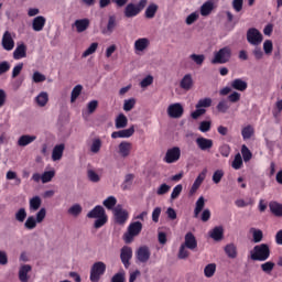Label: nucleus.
I'll use <instances>...</instances> for the list:
<instances>
[{
  "instance_id": "1",
  "label": "nucleus",
  "mask_w": 282,
  "mask_h": 282,
  "mask_svg": "<svg viewBox=\"0 0 282 282\" xmlns=\"http://www.w3.org/2000/svg\"><path fill=\"white\" fill-rule=\"evenodd\" d=\"M251 261H268L270 259V245L260 243L249 251Z\"/></svg>"
},
{
  "instance_id": "2",
  "label": "nucleus",
  "mask_w": 282,
  "mask_h": 282,
  "mask_svg": "<svg viewBox=\"0 0 282 282\" xmlns=\"http://www.w3.org/2000/svg\"><path fill=\"white\" fill-rule=\"evenodd\" d=\"M88 219H96L94 223V228H102L107 224V214L102 206H96L93 210L87 214Z\"/></svg>"
},
{
  "instance_id": "3",
  "label": "nucleus",
  "mask_w": 282,
  "mask_h": 282,
  "mask_svg": "<svg viewBox=\"0 0 282 282\" xmlns=\"http://www.w3.org/2000/svg\"><path fill=\"white\" fill-rule=\"evenodd\" d=\"M45 217H47V209L45 207L40 208V210L35 214V216H29L24 221V228L26 230H34L37 224H43L45 221Z\"/></svg>"
},
{
  "instance_id": "4",
  "label": "nucleus",
  "mask_w": 282,
  "mask_h": 282,
  "mask_svg": "<svg viewBox=\"0 0 282 282\" xmlns=\"http://www.w3.org/2000/svg\"><path fill=\"white\" fill-rule=\"evenodd\" d=\"M230 56H232V51L230 50V47L225 46L218 52L214 53V58L212 59V63L213 65H224L230 61Z\"/></svg>"
},
{
  "instance_id": "5",
  "label": "nucleus",
  "mask_w": 282,
  "mask_h": 282,
  "mask_svg": "<svg viewBox=\"0 0 282 282\" xmlns=\"http://www.w3.org/2000/svg\"><path fill=\"white\" fill-rule=\"evenodd\" d=\"M142 232V223L134 221L129 225L127 232L123 235V241L126 243H131L134 237H138Z\"/></svg>"
},
{
  "instance_id": "6",
  "label": "nucleus",
  "mask_w": 282,
  "mask_h": 282,
  "mask_svg": "<svg viewBox=\"0 0 282 282\" xmlns=\"http://www.w3.org/2000/svg\"><path fill=\"white\" fill-rule=\"evenodd\" d=\"M106 270H107V264H105V262L102 261L95 262L90 269V281L91 282L100 281V278L102 276V274H105Z\"/></svg>"
},
{
  "instance_id": "7",
  "label": "nucleus",
  "mask_w": 282,
  "mask_h": 282,
  "mask_svg": "<svg viewBox=\"0 0 282 282\" xmlns=\"http://www.w3.org/2000/svg\"><path fill=\"white\" fill-rule=\"evenodd\" d=\"M112 213H113L116 224H118L119 226H124V224L129 219V212L122 208V205H117L112 209Z\"/></svg>"
},
{
  "instance_id": "8",
  "label": "nucleus",
  "mask_w": 282,
  "mask_h": 282,
  "mask_svg": "<svg viewBox=\"0 0 282 282\" xmlns=\"http://www.w3.org/2000/svg\"><path fill=\"white\" fill-rule=\"evenodd\" d=\"M133 149V143L129 141H121L116 149L117 155L121 158V160H127L131 155V151Z\"/></svg>"
},
{
  "instance_id": "9",
  "label": "nucleus",
  "mask_w": 282,
  "mask_h": 282,
  "mask_svg": "<svg viewBox=\"0 0 282 282\" xmlns=\"http://www.w3.org/2000/svg\"><path fill=\"white\" fill-rule=\"evenodd\" d=\"M247 41L250 45H261L263 43V34L256 28H251L247 31Z\"/></svg>"
},
{
  "instance_id": "10",
  "label": "nucleus",
  "mask_w": 282,
  "mask_h": 282,
  "mask_svg": "<svg viewBox=\"0 0 282 282\" xmlns=\"http://www.w3.org/2000/svg\"><path fill=\"white\" fill-rule=\"evenodd\" d=\"M166 113L169 118H173L174 120H180V118L184 116V106H182V104L180 102L172 104L167 107Z\"/></svg>"
},
{
  "instance_id": "11",
  "label": "nucleus",
  "mask_w": 282,
  "mask_h": 282,
  "mask_svg": "<svg viewBox=\"0 0 282 282\" xmlns=\"http://www.w3.org/2000/svg\"><path fill=\"white\" fill-rule=\"evenodd\" d=\"M135 259L138 263H149L151 259V249L148 246H141L135 250Z\"/></svg>"
},
{
  "instance_id": "12",
  "label": "nucleus",
  "mask_w": 282,
  "mask_h": 282,
  "mask_svg": "<svg viewBox=\"0 0 282 282\" xmlns=\"http://www.w3.org/2000/svg\"><path fill=\"white\" fill-rule=\"evenodd\" d=\"M180 158H182V150L178 147H174L166 151L164 162H166V164H174Z\"/></svg>"
},
{
  "instance_id": "13",
  "label": "nucleus",
  "mask_w": 282,
  "mask_h": 282,
  "mask_svg": "<svg viewBox=\"0 0 282 282\" xmlns=\"http://www.w3.org/2000/svg\"><path fill=\"white\" fill-rule=\"evenodd\" d=\"M151 41L148 37H140L134 41V54H144L149 50Z\"/></svg>"
},
{
  "instance_id": "14",
  "label": "nucleus",
  "mask_w": 282,
  "mask_h": 282,
  "mask_svg": "<svg viewBox=\"0 0 282 282\" xmlns=\"http://www.w3.org/2000/svg\"><path fill=\"white\" fill-rule=\"evenodd\" d=\"M133 258V249L131 247L124 246L121 248L120 259L123 263L124 268H129L131 265V259Z\"/></svg>"
},
{
  "instance_id": "15",
  "label": "nucleus",
  "mask_w": 282,
  "mask_h": 282,
  "mask_svg": "<svg viewBox=\"0 0 282 282\" xmlns=\"http://www.w3.org/2000/svg\"><path fill=\"white\" fill-rule=\"evenodd\" d=\"M1 44L3 50H6L7 52H12V50H14V37H12L11 32H4Z\"/></svg>"
},
{
  "instance_id": "16",
  "label": "nucleus",
  "mask_w": 282,
  "mask_h": 282,
  "mask_svg": "<svg viewBox=\"0 0 282 282\" xmlns=\"http://www.w3.org/2000/svg\"><path fill=\"white\" fill-rule=\"evenodd\" d=\"M116 28H118L116 15H109L107 26L101 30V34H105V36H111Z\"/></svg>"
},
{
  "instance_id": "17",
  "label": "nucleus",
  "mask_w": 282,
  "mask_h": 282,
  "mask_svg": "<svg viewBox=\"0 0 282 282\" xmlns=\"http://www.w3.org/2000/svg\"><path fill=\"white\" fill-rule=\"evenodd\" d=\"M207 174H208V169H204L202 173L196 177L194 184L192 185L189 195H195V193H197V189L202 186V184L204 183V180H206Z\"/></svg>"
},
{
  "instance_id": "18",
  "label": "nucleus",
  "mask_w": 282,
  "mask_h": 282,
  "mask_svg": "<svg viewBox=\"0 0 282 282\" xmlns=\"http://www.w3.org/2000/svg\"><path fill=\"white\" fill-rule=\"evenodd\" d=\"M30 272H32V267L30 264H21L18 271L19 281L29 282Z\"/></svg>"
},
{
  "instance_id": "19",
  "label": "nucleus",
  "mask_w": 282,
  "mask_h": 282,
  "mask_svg": "<svg viewBox=\"0 0 282 282\" xmlns=\"http://www.w3.org/2000/svg\"><path fill=\"white\" fill-rule=\"evenodd\" d=\"M188 250H197V238L193 232H187L184 237V242L182 243Z\"/></svg>"
},
{
  "instance_id": "20",
  "label": "nucleus",
  "mask_w": 282,
  "mask_h": 282,
  "mask_svg": "<svg viewBox=\"0 0 282 282\" xmlns=\"http://www.w3.org/2000/svg\"><path fill=\"white\" fill-rule=\"evenodd\" d=\"M196 144L200 151H210L213 149V139H206L204 137H198L196 139Z\"/></svg>"
},
{
  "instance_id": "21",
  "label": "nucleus",
  "mask_w": 282,
  "mask_h": 282,
  "mask_svg": "<svg viewBox=\"0 0 282 282\" xmlns=\"http://www.w3.org/2000/svg\"><path fill=\"white\" fill-rule=\"evenodd\" d=\"M72 28L76 29V32L78 34H82V32H85L88 30L89 28V19L85 18V19H79L76 20L73 24Z\"/></svg>"
},
{
  "instance_id": "22",
  "label": "nucleus",
  "mask_w": 282,
  "mask_h": 282,
  "mask_svg": "<svg viewBox=\"0 0 282 282\" xmlns=\"http://www.w3.org/2000/svg\"><path fill=\"white\" fill-rule=\"evenodd\" d=\"M135 133V127L131 126L128 129L115 131L111 133V138L116 140L117 138H131Z\"/></svg>"
},
{
  "instance_id": "23",
  "label": "nucleus",
  "mask_w": 282,
  "mask_h": 282,
  "mask_svg": "<svg viewBox=\"0 0 282 282\" xmlns=\"http://www.w3.org/2000/svg\"><path fill=\"white\" fill-rule=\"evenodd\" d=\"M46 19L43 15H39L32 21V30L34 32H43V28H45Z\"/></svg>"
},
{
  "instance_id": "24",
  "label": "nucleus",
  "mask_w": 282,
  "mask_h": 282,
  "mask_svg": "<svg viewBox=\"0 0 282 282\" xmlns=\"http://www.w3.org/2000/svg\"><path fill=\"white\" fill-rule=\"evenodd\" d=\"M43 199L41 196H33L29 199V210L30 213H36L41 208Z\"/></svg>"
},
{
  "instance_id": "25",
  "label": "nucleus",
  "mask_w": 282,
  "mask_h": 282,
  "mask_svg": "<svg viewBox=\"0 0 282 282\" xmlns=\"http://www.w3.org/2000/svg\"><path fill=\"white\" fill-rule=\"evenodd\" d=\"M65 151V144H57L53 148V152H52V160L53 162H58L61 160H63V153Z\"/></svg>"
},
{
  "instance_id": "26",
  "label": "nucleus",
  "mask_w": 282,
  "mask_h": 282,
  "mask_svg": "<svg viewBox=\"0 0 282 282\" xmlns=\"http://www.w3.org/2000/svg\"><path fill=\"white\" fill-rule=\"evenodd\" d=\"M28 56V46L25 44H18L17 48L13 52V58L20 61V58H25Z\"/></svg>"
},
{
  "instance_id": "27",
  "label": "nucleus",
  "mask_w": 282,
  "mask_h": 282,
  "mask_svg": "<svg viewBox=\"0 0 282 282\" xmlns=\"http://www.w3.org/2000/svg\"><path fill=\"white\" fill-rule=\"evenodd\" d=\"M231 88L236 89V91H246L248 89V82L241 79V78H236L231 83Z\"/></svg>"
},
{
  "instance_id": "28",
  "label": "nucleus",
  "mask_w": 282,
  "mask_h": 282,
  "mask_svg": "<svg viewBox=\"0 0 282 282\" xmlns=\"http://www.w3.org/2000/svg\"><path fill=\"white\" fill-rule=\"evenodd\" d=\"M180 87L185 91H191V89H193V76L191 74L185 75L181 79Z\"/></svg>"
},
{
  "instance_id": "29",
  "label": "nucleus",
  "mask_w": 282,
  "mask_h": 282,
  "mask_svg": "<svg viewBox=\"0 0 282 282\" xmlns=\"http://www.w3.org/2000/svg\"><path fill=\"white\" fill-rule=\"evenodd\" d=\"M242 140H252L254 138V126L247 124L241 128Z\"/></svg>"
},
{
  "instance_id": "30",
  "label": "nucleus",
  "mask_w": 282,
  "mask_h": 282,
  "mask_svg": "<svg viewBox=\"0 0 282 282\" xmlns=\"http://www.w3.org/2000/svg\"><path fill=\"white\" fill-rule=\"evenodd\" d=\"M36 140V135L34 134H23L18 139V147H28L32 144Z\"/></svg>"
},
{
  "instance_id": "31",
  "label": "nucleus",
  "mask_w": 282,
  "mask_h": 282,
  "mask_svg": "<svg viewBox=\"0 0 282 282\" xmlns=\"http://www.w3.org/2000/svg\"><path fill=\"white\" fill-rule=\"evenodd\" d=\"M140 14V9H138V6L133 3H129L124 9V15L127 19H131L133 17H138Z\"/></svg>"
},
{
  "instance_id": "32",
  "label": "nucleus",
  "mask_w": 282,
  "mask_h": 282,
  "mask_svg": "<svg viewBox=\"0 0 282 282\" xmlns=\"http://www.w3.org/2000/svg\"><path fill=\"white\" fill-rule=\"evenodd\" d=\"M129 124V119L124 113H119L115 119L116 129H124Z\"/></svg>"
},
{
  "instance_id": "33",
  "label": "nucleus",
  "mask_w": 282,
  "mask_h": 282,
  "mask_svg": "<svg viewBox=\"0 0 282 282\" xmlns=\"http://www.w3.org/2000/svg\"><path fill=\"white\" fill-rule=\"evenodd\" d=\"M205 206H206V198H204V196H200L195 203V208H194L195 219L199 217V213L204 210Z\"/></svg>"
},
{
  "instance_id": "34",
  "label": "nucleus",
  "mask_w": 282,
  "mask_h": 282,
  "mask_svg": "<svg viewBox=\"0 0 282 282\" xmlns=\"http://www.w3.org/2000/svg\"><path fill=\"white\" fill-rule=\"evenodd\" d=\"M35 102L37 107H45L47 102H50V95L47 91H41L36 97H35Z\"/></svg>"
},
{
  "instance_id": "35",
  "label": "nucleus",
  "mask_w": 282,
  "mask_h": 282,
  "mask_svg": "<svg viewBox=\"0 0 282 282\" xmlns=\"http://www.w3.org/2000/svg\"><path fill=\"white\" fill-rule=\"evenodd\" d=\"M249 232L252 235L253 243H261L263 241V231L254 227L249 229Z\"/></svg>"
},
{
  "instance_id": "36",
  "label": "nucleus",
  "mask_w": 282,
  "mask_h": 282,
  "mask_svg": "<svg viewBox=\"0 0 282 282\" xmlns=\"http://www.w3.org/2000/svg\"><path fill=\"white\" fill-rule=\"evenodd\" d=\"M100 149H102V140L100 138H94L89 148L90 153L96 155L100 153Z\"/></svg>"
},
{
  "instance_id": "37",
  "label": "nucleus",
  "mask_w": 282,
  "mask_h": 282,
  "mask_svg": "<svg viewBox=\"0 0 282 282\" xmlns=\"http://www.w3.org/2000/svg\"><path fill=\"white\" fill-rule=\"evenodd\" d=\"M225 254H227V257L229 259H237V245L235 243H228L225 247Z\"/></svg>"
},
{
  "instance_id": "38",
  "label": "nucleus",
  "mask_w": 282,
  "mask_h": 282,
  "mask_svg": "<svg viewBox=\"0 0 282 282\" xmlns=\"http://www.w3.org/2000/svg\"><path fill=\"white\" fill-rule=\"evenodd\" d=\"M215 8V3L213 1H207L200 7V14L202 17H208L210 12H213Z\"/></svg>"
},
{
  "instance_id": "39",
  "label": "nucleus",
  "mask_w": 282,
  "mask_h": 282,
  "mask_svg": "<svg viewBox=\"0 0 282 282\" xmlns=\"http://www.w3.org/2000/svg\"><path fill=\"white\" fill-rule=\"evenodd\" d=\"M210 237L214 241H221L224 239V228L223 227H215L210 231Z\"/></svg>"
},
{
  "instance_id": "40",
  "label": "nucleus",
  "mask_w": 282,
  "mask_h": 282,
  "mask_svg": "<svg viewBox=\"0 0 282 282\" xmlns=\"http://www.w3.org/2000/svg\"><path fill=\"white\" fill-rule=\"evenodd\" d=\"M269 208L275 217H282V204L276 203V202H271L269 204Z\"/></svg>"
},
{
  "instance_id": "41",
  "label": "nucleus",
  "mask_w": 282,
  "mask_h": 282,
  "mask_svg": "<svg viewBox=\"0 0 282 282\" xmlns=\"http://www.w3.org/2000/svg\"><path fill=\"white\" fill-rule=\"evenodd\" d=\"M215 272H217V264L215 263H209L204 269V275L206 279H213V276H215Z\"/></svg>"
},
{
  "instance_id": "42",
  "label": "nucleus",
  "mask_w": 282,
  "mask_h": 282,
  "mask_svg": "<svg viewBox=\"0 0 282 282\" xmlns=\"http://www.w3.org/2000/svg\"><path fill=\"white\" fill-rule=\"evenodd\" d=\"M275 265L276 264L274 262L267 261V262L260 264V270H262V272L264 274H272V272L274 271Z\"/></svg>"
},
{
  "instance_id": "43",
  "label": "nucleus",
  "mask_w": 282,
  "mask_h": 282,
  "mask_svg": "<svg viewBox=\"0 0 282 282\" xmlns=\"http://www.w3.org/2000/svg\"><path fill=\"white\" fill-rule=\"evenodd\" d=\"M189 59H192L195 65H198V67H202L204 65V61H206V55L204 54H191Z\"/></svg>"
},
{
  "instance_id": "44",
  "label": "nucleus",
  "mask_w": 282,
  "mask_h": 282,
  "mask_svg": "<svg viewBox=\"0 0 282 282\" xmlns=\"http://www.w3.org/2000/svg\"><path fill=\"white\" fill-rule=\"evenodd\" d=\"M6 177L9 181H14L13 186H21V177H19V174H17V172L8 171Z\"/></svg>"
},
{
  "instance_id": "45",
  "label": "nucleus",
  "mask_w": 282,
  "mask_h": 282,
  "mask_svg": "<svg viewBox=\"0 0 282 282\" xmlns=\"http://www.w3.org/2000/svg\"><path fill=\"white\" fill-rule=\"evenodd\" d=\"M14 217L15 221H19V224H23V221L28 219V212L25 210V208L22 207L15 212Z\"/></svg>"
},
{
  "instance_id": "46",
  "label": "nucleus",
  "mask_w": 282,
  "mask_h": 282,
  "mask_svg": "<svg viewBox=\"0 0 282 282\" xmlns=\"http://www.w3.org/2000/svg\"><path fill=\"white\" fill-rule=\"evenodd\" d=\"M158 4L155 3H151L150 6H148V8L145 9V19H153L158 12Z\"/></svg>"
},
{
  "instance_id": "47",
  "label": "nucleus",
  "mask_w": 282,
  "mask_h": 282,
  "mask_svg": "<svg viewBox=\"0 0 282 282\" xmlns=\"http://www.w3.org/2000/svg\"><path fill=\"white\" fill-rule=\"evenodd\" d=\"M56 176V171L51 170V171H45L42 174V184H48V182H52L54 177Z\"/></svg>"
},
{
  "instance_id": "48",
  "label": "nucleus",
  "mask_w": 282,
  "mask_h": 282,
  "mask_svg": "<svg viewBox=\"0 0 282 282\" xmlns=\"http://www.w3.org/2000/svg\"><path fill=\"white\" fill-rule=\"evenodd\" d=\"M186 248L187 247L184 246V245L180 246L178 253H177V259L186 261V259H188V257H191V251H188V249H186Z\"/></svg>"
},
{
  "instance_id": "49",
  "label": "nucleus",
  "mask_w": 282,
  "mask_h": 282,
  "mask_svg": "<svg viewBox=\"0 0 282 282\" xmlns=\"http://www.w3.org/2000/svg\"><path fill=\"white\" fill-rule=\"evenodd\" d=\"M134 175L133 174H127L124 176V181L121 185L123 191H129V188H131V186L133 185V180H134Z\"/></svg>"
},
{
  "instance_id": "50",
  "label": "nucleus",
  "mask_w": 282,
  "mask_h": 282,
  "mask_svg": "<svg viewBox=\"0 0 282 282\" xmlns=\"http://www.w3.org/2000/svg\"><path fill=\"white\" fill-rule=\"evenodd\" d=\"M67 213L72 217H78V215H80V213H83V206H80V204H74L73 206H70L68 208Z\"/></svg>"
},
{
  "instance_id": "51",
  "label": "nucleus",
  "mask_w": 282,
  "mask_h": 282,
  "mask_svg": "<svg viewBox=\"0 0 282 282\" xmlns=\"http://www.w3.org/2000/svg\"><path fill=\"white\" fill-rule=\"evenodd\" d=\"M80 94H83V85H76L70 93V102H76Z\"/></svg>"
},
{
  "instance_id": "52",
  "label": "nucleus",
  "mask_w": 282,
  "mask_h": 282,
  "mask_svg": "<svg viewBox=\"0 0 282 282\" xmlns=\"http://www.w3.org/2000/svg\"><path fill=\"white\" fill-rule=\"evenodd\" d=\"M231 166H232V169H235V171H239V169H241L243 166V159L241 158L240 153H237L235 155Z\"/></svg>"
},
{
  "instance_id": "53",
  "label": "nucleus",
  "mask_w": 282,
  "mask_h": 282,
  "mask_svg": "<svg viewBox=\"0 0 282 282\" xmlns=\"http://www.w3.org/2000/svg\"><path fill=\"white\" fill-rule=\"evenodd\" d=\"M96 50H98V43L94 42L89 45V47L82 54L83 58H87V56H91V54H96Z\"/></svg>"
},
{
  "instance_id": "54",
  "label": "nucleus",
  "mask_w": 282,
  "mask_h": 282,
  "mask_svg": "<svg viewBox=\"0 0 282 282\" xmlns=\"http://www.w3.org/2000/svg\"><path fill=\"white\" fill-rule=\"evenodd\" d=\"M104 206H106V208L108 210H113V206H116V204H118V199H116V197L113 196H109L108 198H106L104 200Z\"/></svg>"
},
{
  "instance_id": "55",
  "label": "nucleus",
  "mask_w": 282,
  "mask_h": 282,
  "mask_svg": "<svg viewBox=\"0 0 282 282\" xmlns=\"http://www.w3.org/2000/svg\"><path fill=\"white\" fill-rule=\"evenodd\" d=\"M228 109H230V105L228 104V101L226 99H223L218 102L217 110L220 113H226L228 111Z\"/></svg>"
},
{
  "instance_id": "56",
  "label": "nucleus",
  "mask_w": 282,
  "mask_h": 282,
  "mask_svg": "<svg viewBox=\"0 0 282 282\" xmlns=\"http://www.w3.org/2000/svg\"><path fill=\"white\" fill-rule=\"evenodd\" d=\"M87 177L89 182H93L94 184H98V182H100V176L94 170L87 171Z\"/></svg>"
},
{
  "instance_id": "57",
  "label": "nucleus",
  "mask_w": 282,
  "mask_h": 282,
  "mask_svg": "<svg viewBox=\"0 0 282 282\" xmlns=\"http://www.w3.org/2000/svg\"><path fill=\"white\" fill-rule=\"evenodd\" d=\"M224 175H225L224 170H216L212 176L214 184H219V182L224 180Z\"/></svg>"
},
{
  "instance_id": "58",
  "label": "nucleus",
  "mask_w": 282,
  "mask_h": 282,
  "mask_svg": "<svg viewBox=\"0 0 282 282\" xmlns=\"http://www.w3.org/2000/svg\"><path fill=\"white\" fill-rule=\"evenodd\" d=\"M241 153L245 162H250V160H252V152L246 147V144L241 147Z\"/></svg>"
},
{
  "instance_id": "59",
  "label": "nucleus",
  "mask_w": 282,
  "mask_h": 282,
  "mask_svg": "<svg viewBox=\"0 0 282 282\" xmlns=\"http://www.w3.org/2000/svg\"><path fill=\"white\" fill-rule=\"evenodd\" d=\"M210 105H213V99H210V98H204V99H200V100L197 102L196 109L207 108V107H210Z\"/></svg>"
},
{
  "instance_id": "60",
  "label": "nucleus",
  "mask_w": 282,
  "mask_h": 282,
  "mask_svg": "<svg viewBox=\"0 0 282 282\" xmlns=\"http://www.w3.org/2000/svg\"><path fill=\"white\" fill-rule=\"evenodd\" d=\"M135 107V98L126 99L123 101V111H131Z\"/></svg>"
},
{
  "instance_id": "61",
  "label": "nucleus",
  "mask_w": 282,
  "mask_h": 282,
  "mask_svg": "<svg viewBox=\"0 0 282 282\" xmlns=\"http://www.w3.org/2000/svg\"><path fill=\"white\" fill-rule=\"evenodd\" d=\"M183 188H184V187L182 186V184L176 185V186L173 188V191H172L171 199H172V200L177 199V197H180V195H182Z\"/></svg>"
},
{
  "instance_id": "62",
  "label": "nucleus",
  "mask_w": 282,
  "mask_h": 282,
  "mask_svg": "<svg viewBox=\"0 0 282 282\" xmlns=\"http://www.w3.org/2000/svg\"><path fill=\"white\" fill-rule=\"evenodd\" d=\"M150 85H153V76L152 75H148L140 83V87H142V89H147V87H150Z\"/></svg>"
},
{
  "instance_id": "63",
  "label": "nucleus",
  "mask_w": 282,
  "mask_h": 282,
  "mask_svg": "<svg viewBox=\"0 0 282 282\" xmlns=\"http://www.w3.org/2000/svg\"><path fill=\"white\" fill-rule=\"evenodd\" d=\"M272 50H274V46H273L272 42L270 40H265L264 43H263L264 54L270 56V54H272Z\"/></svg>"
},
{
  "instance_id": "64",
  "label": "nucleus",
  "mask_w": 282,
  "mask_h": 282,
  "mask_svg": "<svg viewBox=\"0 0 282 282\" xmlns=\"http://www.w3.org/2000/svg\"><path fill=\"white\" fill-rule=\"evenodd\" d=\"M124 281H126V279H124V272L116 273V274L111 278V280H110V282H124Z\"/></svg>"
}]
</instances>
